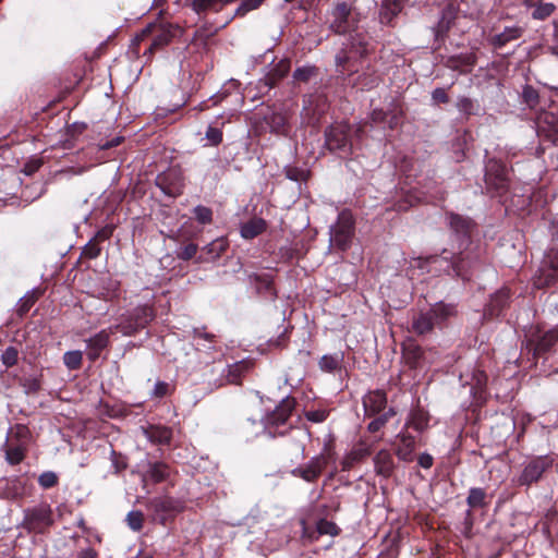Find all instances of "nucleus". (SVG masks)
I'll use <instances>...</instances> for the list:
<instances>
[{"label": "nucleus", "instance_id": "obj_1", "mask_svg": "<svg viewBox=\"0 0 558 558\" xmlns=\"http://www.w3.org/2000/svg\"><path fill=\"white\" fill-rule=\"evenodd\" d=\"M329 28L337 34H347L356 26V17L351 5L345 2H338L327 13Z\"/></svg>", "mask_w": 558, "mask_h": 558}, {"label": "nucleus", "instance_id": "obj_2", "mask_svg": "<svg viewBox=\"0 0 558 558\" xmlns=\"http://www.w3.org/2000/svg\"><path fill=\"white\" fill-rule=\"evenodd\" d=\"M353 217L349 211H341L338 220L330 227V243L341 251H345L353 236Z\"/></svg>", "mask_w": 558, "mask_h": 558}, {"label": "nucleus", "instance_id": "obj_3", "mask_svg": "<svg viewBox=\"0 0 558 558\" xmlns=\"http://www.w3.org/2000/svg\"><path fill=\"white\" fill-rule=\"evenodd\" d=\"M485 182L488 190L502 194L509 186L508 171L504 163L492 159L486 166Z\"/></svg>", "mask_w": 558, "mask_h": 558}, {"label": "nucleus", "instance_id": "obj_4", "mask_svg": "<svg viewBox=\"0 0 558 558\" xmlns=\"http://www.w3.org/2000/svg\"><path fill=\"white\" fill-rule=\"evenodd\" d=\"M558 279V251H549L538 271V275L534 278V286L536 288L548 287L556 282Z\"/></svg>", "mask_w": 558, "mask_h": 558}, {"label": "nucleus", "instance_id": "obj_5", "mask_svg": "<svg viewBox=\"0 0 558 558\" xmlns=\"http://www.w3.org/2000/svg\"><path fill=\"white\" fill-rule=\"evenodd\" d=\"M51 510L48 506L41 505L25 511L23 524L28 531L41 532L52 524Z\"/></svg>", "mask_w": 558, "mask_h": 558}, {"label": "nucleus", "instance_id": "obj_6", "mask_svg": "<svg viewBox=\"0 0 558 558\" xmlns=\"http://www.w3.org/2000/svg\"><path fill=\"white\" fill-rule=\"evenodd\" d=\"M149 508L161 519L166 521L183 510V504L172 497H157L149 501Z\"/></svg>", "mask_w": 558, "mask_h": 558}, {"label": "nucleus", "instance_id": "obj_7", "mask_svg": "<svg viewBox=\"0 0 558 558\" xmlns=\"http://www.w3.org/2000/svg\"><path fill=\"white\" fill-rule=\"evenodd\" d=\"M551 465V460L546 457H538L530 461L523 469L520 477V485H530L537 482L543 473Z\"/></svg>", "mask_w": 558, "mask_h": 558}, {"label": "nucleus", "instance_id": "obj_8", "mask_svg": "<svg viewBox=\"0 0 558 558\" xmlns=\"http://www.w3.org/2000/svg\"><path fill=\"white\" fill-rule=\"evenodd\" d=\"M293 408V399H283L280 404L277 405V408L265 417V427L269 430L270 435H275V432L271 430V427L283 425L288 421Z\"/></svg>", "mask_w": 558, "mask_h": 558}, {"label": "nucleus", "instance_id": "obj_9", "mask_svg": "<svg viewBox=\"0 0 558 558\" xmlns=\"http://www.w3.org/2000/svg\"><path fill=\"white\" fill-rule=\"evenodd\" d=\"M138 311L142 313V315H137L135 323L123 322L114 326H110L109 330L111 333L113 335L119 331L123 336H132L138 328L144 327L151 319V312L148 307H143Z\"/></svg>", "mask_w": 558, "mask_h": 558}, {"label": "nucleus", "instance_id": "obj_10", "mask_svg": "<svg viewBox=\"0 0 558 558\" xmlns=\"http://www.w3.org/2000/svg\"><path fill=\"white\" fill-rule=\"evenodd\" d=\"M558 341V330L549 329L542 335L532 337L527 341V348L533 350L534 355L547 352Z\"/></svg>", "mask_w": 558, "mask_h": 558}, {"label": "nucleus", "instance_id": "obj_11", "mask_svg": "<svg viewBox=\"0 0 558 558\" xmlns=\"http://www.w3.org/2000/svg\"><path fill=\"white\" fill-rule=\"evenodd\" d=\"M325 465L326 459L323 454H319L312 458L306 465L293 470V474L306 482H313L320 475Z\"/></svg>", "mask_w": 558, "mask_h": 558}, {"label": "nucleus", "instance_id": "obj_12", "mask_svg": "<svg viewBox=\"0 0 558 558\" xmlns=\"http://www.w3.org/2000/svg\"><path fill=\"white\" fill-rule=\"evenodd\" d=\"M326 144L330 150L347 151L349 146L345 126H331L326 131Z\"/></svg>", "mask_w": 558, "mask_h": 558}, {"label": "nucleus", "instance_id": "obj_13", "mask_svg": "<svg viewBox=\"0 0 558 558\" xmlns=\"http://www.w3.org/2000/svg\"><path fill=\"white\" fill-rule=\"evenodd\" d=\"M387 403L386 393L383 390L369 391L363 397V407L366 415H375L385 409Z\"/></svg>", "mask_w": 558, "mask_h": 558}, {"label": "nucleus", "instance_id": "obj_14", "mask_svg": "<svg viewBox=\"0 0 558 558\" xmlns=\"http://www.w3.org/2000/svg\"><path fill=\"white\" fill-rule=\"evenodd\" d=\"M156 33L151 39V43L149 45L148 51L150 53L154 52V50L159 49L166 45H168L171 40V33L168 29L159 28L156 25H148L146 28L143 29L141 39H144L145 36L148 34Z\"/></svg>", "mask_w": 558, "mask_h": 558}, {"label": "nucleus", "instance_id": "obj_15", "mask_svg": "<svg viewBox=\"0 0 558 558\" xmlns=\"http://www.w3.org/2000/svg\"><path fill=\"white\" fill-rule=\"evenodd\" d=\"M111 331L108 329H102L94 337L86 340L87 349H88V357L92 361L98 359L99 353L102 349H105L109 343V338L111 336Z\"/></svg>", "mask_w": 558, "mask_h": 558}, {"label": "nucleus", "instance_id": "obj_16", "mask_svg": "<svg viewBox=\"0 0 558 558\" xmlns=\"http://www.w3.org/2000/svg\"><path fill=\"white\" fill-rule=\"evenodd\" d=\"M374 466L377 474L388 477L391 475L395 463L391 453L388 450H380L374 457Z\"/></svg>", "mask_w": 558, "mask_h": 558}, {"label": "nucleus", "instance_id": "obj_17", "mask_svg": "<svg viewBox=\"0 0 558 558\" xmlns=\"http://www.w3.org/2000/svg\"><path fill=\"white\" fill-rule=\"evenodd\" d=\"M415 449V439L411 435L402 434L399 436V444L396 449V453L400 460L410 462L413 459V452Z\"/></svg>", "mask_w": 558, "mask_h": 558}, {"label": "nucleus", "instance_id": "obj_18", "mask_svg": "<svg viewBox=\"0 0 558 558\" xmlns=\"http://www.w3.org/2000/svg\"><path fill=\"white\" fill-rule=\"evenodd\" d=\"M372 450L371 447H368L365 444H360L356 447H354L344 458L343 460V469L349 470L351 469L354 463L362 461L364 458L368 457L371 454Z\"/></svg>", "mask_w": 558, "mask_h": 558}, {"label": "nucleus", "instance_id": "obj_19", "mask_svg": "<svg viewBox=\"0 0 558 558\" xmlns=\"http://www.w3.org/2000/svg\"><path fill=\"white\" fill-rule=\"evenodd\" d=\"M266 229V221L262 218H253L241 227V235L244 239H253Z\"/></svg>", "mask_w": 558, "mask_h": 558}, {"label": "nucleus", "instance_id": "obj_20", "mask_svg": "<svg viewBox=\"0 0 558 558\" xmlns=\"http://www.w3.org/2000/svg\"><path fill=\"white\" fill-rule=\"evenodd\" d=\"M435 320L432 316V313L428 311L426 313H421L417 317L414 318L412 323V329L417 335H425L434 328Z\"/></svg>", "mask_w": 558, "mask_h": 558}, {"label": "nucleus", "instance_id": "obj_21", "mask_svg": "<svg viewBox=\"0 0 558 558\" xmlns=\"http://www.w3.org/2000/svg\"><path fill=\"white\" fill-rule=\"evenodd\" d=\"M474 63L475 57L473 54H465L450 58L447 61V66L451 70L460 71L461 73H466L471 71Z\"/></svg>", "mask_w": 558, "mask_h": 558}, {"label": "nucleus", "instance_id": "obj_22", "mask_svg": "<svg viewBox=\"0 0 558 558\" xmlns=\"http://www.w3.org/2000/svg\"><path fill=\"white\" fill-rule=\"evenodd\" d=\"M429 312L435 320V324H440L448 319L449 317L456 315L457 311L454 305L446 304L442 302L436 303Z\"/></svg>", "mask_w": 558, "mask_h": 558}, {"label": "nucleus", "instance_id": "obj_23", "mask_svg": "<svg viewBox=\"0 0 558 558\" xmlns=\"http://www.w3.org/2000/svg\"><path fill=\"white\" fill-rule=\"evenodd\" d=\"M342 361V353L325 354L320 357L318 365L320 371L326 373H333L341 367Z\"/></svg>", "mask_w": 558, "mask_h": 558}, {"label": "nucleus", "instance_id": "obj_24", "mask_svg": "<svg viewBox=\"0 0 558 558\" xmlns=\"http://www.w3.org/2000/svg\"><path fill=\"white\" fill-rule=\"evenodd\" d=\"M466 504L472 509L485 508L488 505L485 490L480 487L471 488L469 490Z\"/></svg>", "mask_w": 558, "mask_h": 558}, {"label": "nucleus", "instance_id": "obj_25", "mask_svg": "<svg viewBox=\"0 0 558 558\" xmlns=\"http://www.w3.org/2000/svg\"><path fill=\"white\" fill-rule=\"evenodd\" d=\"M148 438L157 444H169L172 438V430L165 426H151L147 430Z\"/></svg>", "mask_w": 558, "mask_h": 558}, {"label": "nucleus", "instance_id": "obj_26", "mask_svg": "<svg viewBox=\"0 0 558 558\" xmlns=\"http://www.w3.org/2000/svg\"><path fill=\"white\" fill-rule=\"evenodd\" d=\"M521 28L517 26L506 27L504 32L494 36L493 43L496 47H502L507 43L518 39L521 36Z\"/></svg>", "mask_w": 558, "mask_h": 558}, {"label": "nucleus", "instance_id": "obj_27", "mask_svg": "<svg viewBox=\"0 0 558 558\" xmlns=\"http://www.w3.org/2000/svg\"><path fill=\"white\" fill-rule=\"evenodd\" d=\"M169 474H170L169 466L161 462L151 464L150 469L148 471L149 478L155 483H159V482L167 480Z\"/></svg>", "mask_w": 558, "mask_h": 558}, {"label": "nucleus", "instance_id": "obj_28", "mask_svg": "<svg viewBox=\"0 0 558 558\" xmlns=\"http://www.w3.org/2000/svg\"><path fill=\"white\" fill-rule=\"evenodd\" d=\"M428 425V416L422 410H415L411 413L407 426L413 427L416 430H423Z\"/></svg>", "mask_w": 558, "mask_h": 558}, {"label": "nucleus", "instance_id": "obj_29", "mask_svg": "<svg viewBox=\"0 0 558 558\" xmlns=\"http://www.w3.org/2000/svg\"><path fill=\"white\" fill-rule=\"evenodd\" d=\"M422 354V349L414 343H409L403 348V356L412 367L417 365Z\"/></svg>", "mask_w": 558, "mask_h": 558}, {"label": "nucleus", "instance_id": "obj_30", "mask_svg": "<svg viewBox=\"0 0 558 558\" xmlns=\"http://www.w3.org/2000/svg\"><path fill=\"white\" fill-rule=\"evenodd\" d=\"M449 225L457 234L465 235L470 227V221L458 215L451 214L449 216Z\"/></svg>", "mask_w": 558, "mask_h": 558}, {"label": "nucleus", "instance_id": "obj_31", "mask_svg": "<svg viewBox=\"0 0 558 558\" xmlns=\"http://www.w3.org/2000/svg\"><path fill=\"white\" fill-rule=\"evenodd\" d=\"M457 108L461 113L465 116H471L477 112L478 105L476 104L475 100L463 96L458 98Z\"/></svg>", "mask_w": 558, "mask_h": 558}, {"label": "nucleus", "instance_id": "obj_32", "mask_svg": "<svg viewBox=\"0 0 558 558\" xmlns=\"http://www.w3.org/2000/svg\"><path fill=\"white\" fill-rule=\"evenodd\" d=\"M82 360H83V354L78 350L68 351L63 355V362L69 369L80 368V366L82 364Z\"/></svg>", "mask_w": 558, "mask_h": 558}, {"label": "nucleus", "instance_id": "obj_33", "mask_svg": "<svg viewBox=\"0 0 558 558\" xmlns=\"http://www.w3.org/2000/svg\"><path fill=\"white\" fill-rule=\"evenodd\" d=\"M535 10L532 13L533 19L535 20H545L555 11V5L553 3H542L541 1L534 5Z\"/></svg>", "mask_w": 558, "mask_h": 558}, {"label": "nucleus", "instance_id": "obj_34", "mask_svg": "<svg viewBox=\"0 0 558 558\" xmlns=\"http://www.w3.org/2000/svg\"><path fill=\"white\" fill-rule=\"evenodd\" d=\"M264 0H243L241 4L235 10V16H244L248 12L256 10L262 5Z\"/></svg>", "mask_w": 558, "mask_h": 558}, {"label": "nucleus", "instance_id": "obj_35", "mask_svg": "<svg viewBox=\"0 0 558 558\" xmlns=\"http://www.w3.org/2000/svg\"><path fill=\"white\" fill-rule=\"evenodd\" d=\"M522 98H523V101L530 108H534L539 101V96H538L537 90L530 85L524 86V88L522 90Z\"/></svg>", "mask_w": 558, "mask_h": 558}, {"label": "nucleus", "instance_id": "obj_36", "mask_svg": "<svg viewBox=\"0 0 558 558\" xmlns=\"http://www.w3.org/2000/svg\"><path fill=\"white\" fill-rule=\"evenodd\" d=\"M226 250V244L222 240H215L204 247V251L209 255L210 259H216Z\"/></svg>", "mask_w": 558, "mask_h": 558}, {"label": "nucleus", "instance_id": "obj_37", "mask_svg": "<svg viewBox=\"0 0 558 558\" xmlns=\"http://www.w3.org/2000/svg\"><path fill=\"white\" fill-rule=\"evenodd\" d=\"M144 515L141 511H131L126 515V522L131 530L140 531L143 527Z\"/></svg>", "mask_w": 558, "mask_h": 558}, {"label": "nucleus", "instance_id": "obj_38", "mask_svg": "<svg viewBox=\"0 0 558 558\" xmlns=\"http://www.w3.org/2000/svg\"><path fill=\"white\" fill-rule=\"evenodd\" d=\"M317 532L320 534V535H331V536H335L339 533V529L338 526L331 522V521H328V520H319L317 522Z\"/></svg>", "mask_w": 558, "mask_h": 558}, {"label": "nucleus", "instance_id": "obj_39", "mask_svg": "<svg viewBox=\"0 0 558 558\" xmlns=\"http://www.w3.org/2000/svg\"><path fill=\"white\" fill-rule=\"evenodd\" d=\"M17 360L19 351L15 347H8L1 355V361L7 367H12L15 365Z\"/></svg>", "mask_w": 558, "mask_h": 558}, {"label": "nucleus", "instance_id": "obj_40", "mask_svg": "<svg viewBox=\"0 0 558 558\" xmlns=\"http://www.w3.org/2000/svg\"><path fill=\"white\" fill-rule=\"evenodd\" d=\"M5 457L10 464H19L24 459V450L20 446L10 447Z\"/></svg>", "mask_w": 558, "mask_h": 558}, {"label": "nucleus", "instance_id": "obj_41", "mask_svg": "<svg viewBox=\"0 0 558 558\" xmlns=\"http://www.w3.org/2000/svg\"><path fill=\"white\" fill-rule=\"evenodd\" d=\"M38 483L43 488H50L58 483V477L53 472H44L39 475Z\"/></svg>", "mask_w": 558, "mask_h": 558}, {"label": "nucleus", "instance_id": "obj_42", "mask_svg": "<svg viewBox=\"0 0 558 558\" xmlns=\"http://www.w3.org/2000/svg\"><path fill=\"white\" fill-rule=\"evenodd\" d=\"M194 214L196 216V219L203 225L209 223L211 221L213 213L208 207L201 205L196 206L194 209Z\"/></svg>", "mask_w": 558, "mask_h": 558}, {"label": "nucleus", "instance_id": "obj_43", "mask_svg": "<svg viewBox=\"0 0 558 558\" xmlns=\"http://www.w3.org/2000/svg\"><path fill=\"white\" fill-rule=\"evenodd\" d=\"M205 136L214 146H217L222 142V132L214 126L207 128Z\"/></svg>", "mask_w": 558, "mask_h": 558}, {"label": "nucleus", "instance_id": "obj_44", "mask_svg": "<svg viewBox=\"0 0 558 558\" xmlns=\"http://www.w3.org/2000/svg\"><path fill=\"white\" fill-rule=\"evenodd\" d=\"M197 250H198V246L196 244L190 243V244L183 246L178 252V257L183 260H189L195 256V254L197 253Z\"/></svg>", "mask_w": 558, "mask_h": 558}, {"label": "nucleus", "instance_id": "obj_45", "mask_svg": "<svg viewBox=\"0 0 558 558\" xmlns=\"http://www.w3.org/2000/svg\"><path fill=\"white\" fill-rule=\"evenodd\" d=\"M314 72L315 69L313 66L298 68L293 73V77L296 81L306 82L311 76L314 75Z\"/></svg>", "mask_w": 558, "mask_h": 558}, {"label": "nucleus", "instance_id": "obj_46", "mask_svg": "<svg viewBox=\"0 0 558 558\" xmlns=\"http://www.w3.org/2000/svg\"><path fill=\"white\" fill-rule=\"evenodd\" d=\"M328 412L326 410H314L305 413L308 421L314 423H322L327 418Z\"/></svg>", "mask_w": 558, "mask_h": 558}, {"label": "nucleus", "instance_id": "obj_47", "mask_svg": "<svg viewBox=\"0 0 558 558\" xmlns=\"http://www.w3.org/2000/svg\"><path fill=\"white\" fill-rule=\"evenodd\" d=\"M83 254L88 257V258H96L99 254H100V247L98 246L97 243L93 242V241H89L84 250H83Z\"/></svg>", "mask_w": 558, "mask_h": 558}, {"label": "nucleus", "instance_id": "obj_48", "mask_svg": "<svg viewBox=\"0 0 558 558\" xmlns=\"http://www.w3.org/2000/svg\"><path fill=\"white\" fill-rule=\"evenodd\" d=\"M169 385L165 381H157L151 391V396L162 398L168 393Z\"/></svg>", "mask_w": 558, "mask_h": 558}, {"label": "nucleus", "instance_id": "obj_49", "mask_svg": "<svg viewBox=\"0 0 558 558\" xmlns=\"http://www.w3.org/2000/svg\"><path fill=\"white\" fill-rule=\"evenodd\" d=\"M432 98L437 104H446L449 97L444 88H435L432 93Z\"/></svg>", "mask_w": 558, "mask_h": 558}, {"label": "nucleus", "instance_id": "obj_50", "mask_svg": "<svg viewBox=\"0 0 558 558\" xmlns=\"http://www.w3.org/2000/svg\"><path fill=\"white\" fill-rule=\"evenodd\" d=\"M386 423L387 416H378L368 424L367 429L372 433H375L379 430Z\"/></svg>", "mask_w": 558, "mask_h": 558}, {"label": "nucleus", "instance_id": "obj_51", "mask_svg": "<svg viewBox=\"0 0 558 558\" xmlns=\"http://www.w3.org/2000/svg\"><path fill=\"white\" fill-rule=\"evenodd\" d=\"M286 175L292 181H300L305 179V172L295 168H288L286 170Z\"/></svg>", "mask_w": 558, "mask_h": 558}, {"label": "nucleus", "instance_id": "obj_52", "mask_svg": "<svg viewBox=\"0 0 558 558\" xmlns=\"http://www.w3.org/2000/svg\"><path fill=\"white\" fill-rule=\"evenodd\" d=\"M35 302V296L34 294H31V295H25L22 300H21V305H20V308L19 311L21 313H25L27 312L31 306L34 304Z\"/></svg>", "mask_w": 558, "mask_h": 558}, {"label": "nucleus", "instance_id": "obj_53", "mask_svg": "<svg viewBox=\"0 0 558 558\" xmlns=\"http://www.w3.org/2000/svg\"><path fill=\"white\" fill-rule=\"evenodd\" d=\"M433 457L429 453L420 454L417 462L423 469H429L433 465Z\"/></svg>", "mask_w": 558, "mask_h": 558}, {"label": "nucleus", "instance_id": "obj_54", "mask_svg": "<svg viewBox=\"0 0 558 558\" xmlns=\"http://www.w3.org/2000/svg\"><path fill=\"white\" fill-rule=\"evenodd\" d=\"M474 379H475V385L477 388H482L485 384H486V380H487V376L484 372L477 369L475 373H474Z\"/></svg>", "mask_w": 558, "mask_h": 558}, {"label": "nucleus", "instance_id": "obj_55", "mask_svg": "<svg viewBox=\"0 0 558 558\" xmlns=\"http://www.w3.org/2000/svg\"><path fill=\"white\" fill-rule=\"evenodd\" d=\"M76 558H97V553L93 548H86L81 550Z\"/></svg>", "mask_w": 558, "mask_h": 558}, {"label": "nucleus", "instance_id": "obj_56", "mask_svg": "<svg viewBox=\"0 0 558 558\" xmlns=\"http://www.w3.org/2000/svg\"><path fill=\"white\" fill-rule=\"evenodd\" d=\"M371 118L374 122H381L385 119V112L381 109L373 110Z\"/></svg>", "mask_w": 558, "mask_h": 558}, {"label": "nucleus", "instance_id": "obj_57", "mask_svg": "<svg viewBox=\"0 0 558 558\" xmlns=\"http://www.w3.org/2000/svg\"><path fill=\"white\" fill-rule=\"evenodd\" d=\"M194 337L195 338H204L206 340H211L214 338V335L207 333L203 330L195 329L194 330Z\"/></svg>", "mask_w": 558, "mask_h": 558}, {"label": "nucleus", "instance_id": "obj_58", "mask_svg": "<svg viewBox=\"0 0 558 558\" xmlns=\"http://www.w3.org/2000/svg\"><path fill=\"white\" fill-rule=\"evenodd\" d=\"M120 143H121V138L120 137H116L111 142H109L106 145H104L102 147L104 148H110V147H113V146H118Z\"/></svg>", "mask_w": 558, "mask_h": 558}, {"label": "nucleus", "instance_id": "obj_59", "mask_svg": "<svg viewBox=\"0 0 558 558\" xmlns=\"http://www.w3.org/2000/svg\"><path fill=\"white\" fill-rule=\"evenodd\" d=\"M279 66H280V75L279 76H283L289 71V64L287 62H281L279 64Z\"/></svg>", "mask_w": 558, "mask_h": 558}, {"label": "nucleus", "instance_id": "obj_60", "mask_svg": "<svg viewBox=\"0 0 558 558\" xmlns=\"http://www.w3.org/2000/svg\"><path fill=\"white\" fill-rule=\"evenodd\" d=\"M400 10H401V7H400L399 2L395 1L392 3L391 15L397 14Z\"/></svg>", "mask_w": 558, "mask_h": 558}, {"label": "nucleus", "instance_id": "obj_61", "mask_svg": "<svg viewBox=\"0 0 558 558\" xmlns=\"http://www.w3.org/2000/svg\"><path fill=\"white\" fill-rule=\"evenodd\" d=\"M109 235H110V231L102 230V231L98 232L96 238L105 240V239L109 238Z\"/></svg>", "mask_w": 558, "mask_h": 558}, {"label": "nucleus", "instance_id": "obj_62", "mask_svg": "<svg viewBox=\"0 0 558 558\" xmlns=\"http://www.w3.org/2000/svg\"><path fill=\"white\" fill-rule=\"evenodd\" d=\"M393 415H396V411L390 408L387 412H385L381 416H387V421L392 417Z\"/></svg>", "mask_w": 558, "mask_h": 558}, {"label": "nucleus", "instance_id": "obj_63", "mask_svg": "<svg viewBox=\"0 0 558 558\" xmlns=\"http://www.w3.org/2000/svg\"><path fill=\"white\" fill-rule=\"evenodd\" d=\"M541 0H524L525 5L527 7H534Z\"/></svg>", "mask_w": 558, "mask_h": 558}, {"label": "nucleus", "instance_id": "obj_64", "mask_svg": "<svg viewBox=\"0 0 558 558\" xmlns=\"http://www.w3.org/2000/svg\"><path fill=\"white\" fill-rule=\"evenodd\" d=\"M263 283L265 284L266 288L270 287V280L268 278H264Z\"/></svg>", "mask_w": 558, "mask_h": 558}]
</instances>
